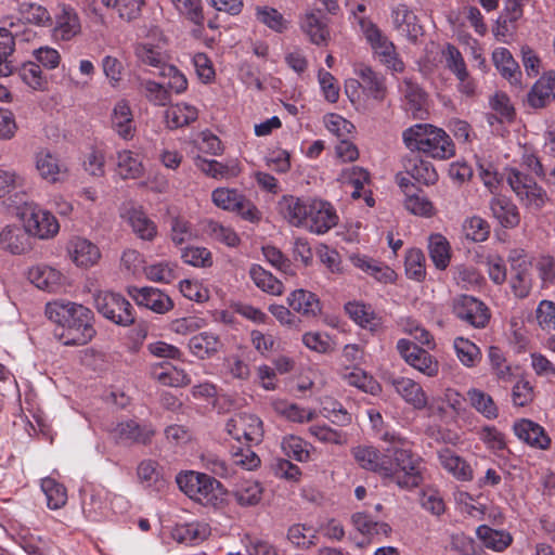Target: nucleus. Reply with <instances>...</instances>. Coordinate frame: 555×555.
I'll use <instances>...</instances> for the list:
<instances>
[{
	"label": "nucleus",
	"instance_id": "nucleus-1",
	"mask_svg": "<svg viewBox=\"0 0 555 555\" xmlns=\"http://www.w3.org/2000/svg\"><path fill=\"white\" fill-rule=\"evenodd\" d=\"M48 319L64 328L62 338L66 346H83L95 335L93 312L77 302L54 300L46 305Z\"/></svg>",
	"mask_w": 555,
	"mask_h": 555
},
{
	"label": "nucleus",
	"instance_id": "nucleus-2",
	"mask_svg": "<svg viewBox=\"0 0 555 555\" xmlns=\"http://www.w3.org/2000/svg\"><path fill=\"white\" fill-rule=\"evenodd\" d=\"M380 439L392 444L387 449V455H389L393 472L386 478L401 488L418 487L423 482L422 457L406 448L405 439L395 431H385Z\"/></svg>",
	"mask_w": 555,
	"mask_h": 555
},
{
	"label": "nucleus",
	"instance_id": "nucleus-3",
	"mask_svg": "<svg viewBox=\"0 0 555 555\" xmlns=\"http://www.w3.org/2000/svg\"><path fill=\"white\" fill-rule=\"evenodd\" d=\"M405 146L411 152H421L435 159H449L455 155V145L441 128L429 124H416L402 134Z\"/></svg>",
	"mask_w": 555,
	"mask_h": 555
},
{
	"label": "nucleus",
	"instance_id": "nucleus-4",
	"mask_svg": "<svg viewBox=\"0 0 555 555\" xmlns=\"http://www.w3.org/2000/svg\"><path fill=\"white\" fill-rule=\"evenodd\" d=\"M179 488L192 500L204 506H218L222 499V486L207 474L189 472L177 476Z\"/></svg>",
	"mask_w": 555,
	"mask_h": 555
},
{
	"label": "nucleus",
	"instance_id": "nucleus-5",
	"mask_svg": "<svg viewBox=\"0 0 555 555\" xmlns=\"http://www.w3.org/2000/svg\"><path fill=\"white\" fill-rule=\"evenodd\" d=\"M506 180L520 203L529 209L540 210L548 199L546 191L518 169H509Z\"/></svg>",
	"mask_w": 555,
	"mask_h": 555
},
{
	"label": "nucleus",
	"instance_id": "nucleus-6",
	"mask_svg": "<svg viewBox=\"0 0 555 555\" xmlns=\"http://www.w3.org/2000/svg\"><path fill=\"white\" fill-rule=\"evenodd\" d=\"M94 306L100 314L117 325L129 326L134 323L133 308L120 294L99 292L94 295Z\"/></svg>",
	"mask_w": 555,
	"mask_h": 555
},
{
	"label": "nucleus",
	"instance_id": "nucleus-7",
	"mask_svg": "<svg viewBox=\"0 0 555 555\" xmlns=\"http://www.w3.org/2000/svg\"><path fill=\"white\" fill-rule=\"evenodd\" d=\"M18 216L34 237L49 240L60 231L55 216L34 203H26L20 208Z\"/></svg>",
	"mask_w": 555,
	"mask_h": 555
},
{
	"label": "nucleus",
	"instance_id": "nucleus-8",
	"mask_svg": "<svg viewBox=\"0 0 555 555\" xmlns=\"http://www.w3.org/2000/svg\"><path fill=\"white\" fill-rule=\"evenodd\" d=\"M451 308L456 319L474 328H485L491 318L490 309L483 301L466 294L454 296Z\"/></svg>",
	"mask_w": 555,
	"mask_h": 555
},
{
	"label": "nucleus",
	"instance_id": "nucleus-9",
	"mask_svg": "<svg viewBox=\"0 0 555 555\" xmlns=\"http://www.w3.org/2000/svg\"><path fill=\"white\" fill-rule=\"evenodd\" d=\"M306 219L307 221L302 223L301 228L318 235L328 232L338 223V216L334 206L327 201L311 196Z\"/></svg>",
	"mask_w": 555,
	"mask_h": 555
},
{
	"label": "nucleus",
	"instance_id": "nucleus-10",
	"mask_svg": "<svg viewBox=\"0 0 555 555\" xmlns=\"http://www.w3.org/2000/svg\"><path fill=\"white\" fill-rule=\"evenodd\" d=\"M225 431L238 443H259L263 436L262 421L255 414L237 413L225 423Z\"/></svg>",
	"mask_w": 555,
	"mask_h": 555
},
{
	"label": "nucleus",
	"instance_id": "nucleus-11",
	"mask_svg": "<svg viewBox=\"0 0 555 555\" xmlns=\"http://www.w3.org/2000/svg\"><path fill=\"white\" fill-rule=\"evenodd\" d=\"M397 350L409 365L422 374L434 377L439 373L438 361L428 351L420 348L411 340L399 339Z\"/></svg>",
	"mask_w": 555,
	"mask_h": 555
},
{
	"label": "nucleus",
	"instance_id": "nucleus-12",
	"mask_svg": "<svg viewBox=\"0 0 555 555\" xmlns=\"http://www.w3.org/2000/svg\"><path fill=\"white\" fill-rule=\"evenodd\" d=\"M155 430L151 425H140L133 420L119 422L111 429V436L113 439L125 446H131L134 443L146 444L151 441Z\"/></svg>",
	"mask_w": 555,
	"mask_h": 555
},
{
	"label": "nucleus",
	"instance_id": "nucleus-13",
	"mask_svg": "<svg viewBox=\"0 0 555 555\" xmlns=\"http://www.w3.org/2000/svg\"><path fill=\"white\" fill-rule=\"evenodd\" d=\"M128 294L138 306L145 307L155 313L164 314L173 308L171 298L155 287L132 286L129 287Z\"/></svg>",
	"mask_w": 555,
	"mask_h": 555
},
{
	"label": "nucleus",
	"instance_id": "nucleus-14",
	"mask_svg": "<svg viewBox=\"0 0 555 555\" xmlns=\"http://www.w3.org/2000/svg\"><path fill=\"white\" fill-rule=\"evenodd\" d=\"M31 237L24 223L8 224L0 231V247L12 255H22L31 249Z\"/></svg>",
	"mask_w": 555,
	"mask_h": 555
},
{
	"label": "nucleus",
	"instance_id": "nucleus-15",
	"mask_svg": "<svg viewBox=\"0 0 555 555\" xmlns=\"http://www.w3.org/2000/svg\"><path fill=\"white\" fill-rule=\"evenodd\" d=\"M352 454L362 468L377 473L384 478L393 472L387 450L380 453L373 447L360 446L353 449Z\"/></svg>",
	"mask_w": 555,
	"mask_h": 555
},
{
	"label": "nucleus",
	"instance_id": "nucleus-16",
	"mask_svg": "<svg viewBox=\"0 0 555 555\" xmlns=\"http://www.w3.org/2000/svg\"><path fill=\"white\" fill-rule=\"evenodd\" d=\"M67 253L72 261L80 268L93 267L101 259L100 248L81 236H74L68 241Z\"/></svg>",
	"mask_w": 555,
	"mask_h": 555
},
{
	"label": "nucleus",
	"instance_id": "nucleus-17",
	"mask_svg": "<svg viewBox=\"0 0 555 555\" xmlns=\"http://www.w3.org/2000/svg\"><path fill=\"white\" fill-rule=\"evenodd\" d=\"M521 253L522 251L515 250L509 256L513 270L511 287L516 297L526 298L531 291L532 280L529 262Z\"/></svg>",
	"mask_w": 555,
	"mask_h": 555
},
{
	"label": "nucleus",
	"instance_id": "nucleus-18",
	"mask_svg": "<svg viewBox=\"0 0 555 555\" xmlns=\"http://www.w3.org/2000/svg\"><path fill=\"white\" fill-rule=\"evenodd\" d=\"M300 28L311 43L317 46L327 44L330 40V29L327 18L321 11H307L300 17Z\"/></svg>",
	"mask_w": 555,
	"mask_h": 555
},
{
	"label": "nucleus",
	"instance_id": "nucleus-19",
	"mask_svg": "<svg viewBox=\"0 0 555 555\" xmlns=\"http://www.w3.org/2000/svg\"><path fill=\"white\" fill-rule=\"evenodd\" d=\"M310 196L283 195L278 203L279 212L293 227L301 228L307 221V208Z\"/></svg>",
	"mask_w": 555,
	"mask_h": 555
},
{
	"label": "nucleus",
	"instance_id": "nucleus-20",
	"mask_svg": "<svg viewBox=\"0 0 555 555\" xmlns=\"http://www.w3.org/2000/svg\"><path fill=\"white\" fill-rule=\"evenodd\" d=\"M354 74L360 78L362 91L377 101H383L387 93L385 78L374 72L372 67L364 64H357L353 67Z\"/></svg>",
	"mask_w": 555,
	"mask_h": 555
},
{
	"label": "nucleus",
	"instance_id": "nucleus-21",
	"mask_svg": "<svg viewBox=\"0 0 555 555\" xmlns=\"http://www.w3.org/2000/svg\"><path fill=\"white\" fill-rule=\"evenodd\" d=\"M27 276L37 288L49 293H55L63 286V274L47 264L29 268Z\"/></svg>",
	"mask_w": 555,
	"mask_h": 555
},
{
	"label": "nucleus",
	"instance_id": "nucleus-22",
	"mask_svg": "<svg viewBox=\"0 0 555 555\" xmlns=\"http://www.w3.org/2000/svg\"><path fill=\"white\" fill-rule=\"evenodd\" d=\"M194 164L203 173L214 179H231L241 173V166L237 159H228L221 163L216 159L197 156Z\"/></svg>",
	"mask_w": 555,
	"mask_h": 555
},
{
	"label": "nucleus",
	"instance_id": "nucleus-23",
	"mask_svg": "<svg viewBox=\"0 0 555 555\" xmlns=\"http://www.w3.org/2000/svg\"><path fill=\"white\" fill-rule=\"evenodd\" d=\"M396 392L416 410H423L427 405V396L422 386L409 377H395L391 379Z\"/></svg>",
	"mask_w": 555,
	"mask_h": 555
},
{
	"label": "nucleus",
	"instance_id": "nucleus-24",
	"mask_svg": "<svg viewBox=\"0 0 555 555\" xmlns=\"http://www.w3.org/2000/svg\"><path fill=\"white\" fill-rule=\"evenodd\" d=\"M288 307L301 317L310 319L321 313V305L318 296L309 291L299 288L287 296Z\"/></svg>",
	"mask_w": 555,
	"mask_h": 555
},
{
	"label": "nucleus",
	"instance_id": "nucleus-25",
	"mask_svg": "<svg viewBox=\"0 0 555 555\" xmlns=\"http://www.w3.org/2000/svg\"><path fill=\"white\" fill-rule=\"evenodd\" d=\"M490 210L498 222L507 229L515 228L520 222V215L517 206L511 198L503 195H495L491 198Z\"/></svg>",
	"mask_w": 555,
	"mask_h": 555
},
{
	"label": "nucleus",
	"instance_id": "nucleus-26",
	"mask_svg": "<svg viewBox=\"0 0 555 555\" xmlns=\"http://www.w3.org/2000/svg\"><path fill=\"white\" fill-rule=\"evenodd\" d=\"M358 24L378 59L389 56V53L396 50L395 44L388 40L372 21L365 17H359Z\"/></svg>",
	"mask_w": 555,
	"mask_h": 555
},
{
	"label": "nucleus",
	"instance_id": "nucleus-27",
	"mask_svg": "<svg viewBox=\"0 0 555 555\" xmlns=\"http://www.w3.org/2000/svg\"><path fill=\"white\" fill-rule=\"evenodd\" d=\"M405 172L416 182L424 185H434L438 181V173L428 160L418 155H411L403 159Z\"/></svg>",
	"mask_w": 555,
	"mask_h": 555
},
{
	"label": "nucleus",
	"instance_id": "nucleus-28",
	"mask_svg": "<svg viewBox=\"0 0 555 555\" xmlns=\"http://www.w3.org/2000/svg\"><path fill=\"white\" fill-rule=\"evenodd\" d=\"M513 429L518 439L531 447L546 449L550 446L551 440L543 427L530 420L516 422Z\"/></svg>",
	"mask_w": 555,
	"mask_h": 555
},
{
	"label": "nucleus",
	"instance_id": "nucleus-29",
	"mask_svg": "<svg viewBox=\"0 0 555 555\" xmlns=\"http://www.w3.org/2000/svg\"><path fill=\"white\" fill-rule=\"evenodd\" d=\"M555 99V72L543 74L532 86L528 103L534 108L544 107Z\"/></svg>",
	"mask_w": 555,
	"mask_h": 555
},
{
	"label": "nucleus",
	"instance_id": "nucleus-30",
	"mask_svg": "<svg viewBox=\"0 0 555 555\" xmlns=\"http://www.w3.org/2000/svg\"><path fill=\"white\" fill-rule=\"evenodd\" d=\"M112 128L116 133L125 139L130 140L133 138L135 127L133 124V115L131 107L126 100H119L113 108L111 116Z\"/></svg>",
	"mask_w": 555,
	"mask_h": 555
},
{
	"label": "nucleus",
	"instance_id": "nucleus-31",
	"mask_svg": "<svg viewBox=\"0 0 555 555\" xmlns=\"http://www.w3.org/2000/svg\"><path fill=\"white\" fill-rule=\"evenodd\" d=\"M438 459L441 466L457 480L469 481L473 479L472 466L453 450L449 448L439 450Z\"/></svg>",
	"mask_w": 555,
	"mask_h": 555
},
{
	"label": "nucleus",
	"instance_id": "nucleus-32",
	"mask_svg": "<svg viewBox=\"0 0 555 555\" xmlns=\"http://www.w3.org/2000/svg\"><path fill=\"white\" fill-rule=\"evenodd\" d=\"M36 168L41 178L51 183L61 181L67 172L66 167L60 163L57 157L47 150L37 153Z\"/></svg>",
	"mask_w": 555,
	"mask_h": 555
},
{
	"label": "nucleus",
	"instance_id": "nucleus-33",
	"mask_svg": "<svg viewBox=\"0 0 555 555\" xmlns=\"http://www.w3.org/2000/svg\"><path fill=\"white\" fill-rule=\"evenodd\" d=\"M492 61L500 74L512 86L520 87L521 72L519 65L506 48H496L492 53Z\"/></svg>",
	"mask_w": 555,
	"mask_h": 555
},
{
	"label": "nucleus",
	"instance_id": "nucleus-34",
	"mask_svg": "<svg viewBox=\"0 0 555 555\" xmlns=\"http://www.w3.org/2000/svg\"><path fill=\"white\" fill-rule=\"evenodd\" d=\"M81 30L77 12L70 7H63L56 16L54 37L62 40H70Z\"/></svg>",
	"mask_w": 555,
	"mask_h": 555
},
{
	"label": "nucleus",
	"instance_id": "nucleus-35",
	"mask_svg": "<svg viewBox=\"0 0 555 555\" xmlns=\"http://www.w3.org/2000/svg\"><path fill=\"white\" fill-rule=\"evenodd\" d=\"M153 377L164 386L184 387L191 384V377L184 370L163 363L152 370Z\"/></svg>",
	"mask_w": 555,
	"mask_h": 555
},
{
	"label": "nucleus",
	"instance_id": "nucleus-36",
	"mask_svg": "<svg viewBox=\"0 0 555 555\" xmlns=\"http://www.w3.org/2000/svg\"><path fill=\"white\" fill-rule=\"evenodd\" d=\"M209 533L210 529L207 524L189 522L176 526L171 535L179 543L194 545L204 541Z\"/></svg>",
	"mask_w": 555,
	"mask_h": 555
},
{
	"label": "nucleus",
	"instance_id": "nucleus-37",
	"mask_svg": "<svg viewBox=\"0 0 555 555\" xmlns=\"http://www.w3.org/2000/svg\"><path fill=\"white\" fill-rule=\"evenodd\" d=\"M198 117L195 106L178 103L169 106L165 112V121L169 129H177L190 125Z\"/></svg>",
	"mask_w": 555,
	"mask_h": 555
},
{
	"label": "nucleus",
	"instance_id": "nucleus-38",
	"mask_svg": "<svg viewBox=\"0 0 555 555\" xmlns=\"http://www.w3.org/2000/svg\"><path fill=\"white\" fill-rule=\"evenodd\" d=\"M263 488L257 480H243L236 485L232 495L236 503L243 507L255 506L260 503Z\"/></svg>",
	"mask_w": 555,
	"mask_h": 555
},
{
	"label": "nucleus",
	"instance_id": "nucleus-39",
	"mask_svg": "<svg viewBox=\"0 0 555 555\" xmlns=\"http://www.w3.org/2000/svg\"><path fill=\"white\" fill-rule=\"evenodd\" d=\"M221 341L218 336L203 332L193 336L189 341L190 351L198 359H207L218 352Z\"/></svg>",
	"mask_w": 555,
	"mask_h": 555
},
{
	"label": "nucleus",
	"instance_id": "nucleus-40",
	"mask_svg": "<svg viewBox=\"0 0 555 555\" xmlns=\"http://www.w3.org/2000/svg\"><path fill=\"white\" fill-rule=\"evenodd\" d=\"M353 264L382 283H392L396 272L387 264L367 257H356Z\"/></svg>",
	"mask_w": 555,
	"mask_h": 555
},
{
	"label": "nucleus",
	"instance_id": "nucleus-41",
	"mask_svg": "<svg viewBox=\"0 0 555 555\" xmlns=\"http://www.w3.org/2000/svg\"><path fill=\"white\" fill-rule=\"evenodd\" d=\"M249 275L256 286L261 291L273 296H280L283 294V283L273 276L271 272L264 270L261 266L253 264L249 269Z\"/></svg>",
	"mask_w": 555,
	"mask_h": 555
},
{
	"label": "nucleus",
	"instance_id": "nucleus-42",
	"mask_svg": "<svg viewBox=\"0 0 555 555\" xmlns=\"http://www.w3.org/2000/svg\"><path fill=\"white\" fill-rule=\"evenodd\" d=\"M128 221L132 231L144 241H152L157 234L155 222L141 209H131L128 212Z\"/></svg>",
	"mask_w": 555,
	"mask_h": 555
},
{
	"label": "nucleus",
	"instance_id": "nucleus-43",
	"mask_svg": "<svg viewBox=\"0 0 555 555\" xmlns=\"http://www.w3.org/2000/svg\"><path fill=\"white\" fill-rule=\"evenodd\" d=\"M351 521L354 528L366 535H387L390 532V527L386 522L374 519L366 512H358L351 516Z\"/></svg>",
	"mask_w": 555,
	"mask_h": 555
},
{
	"label": "nucleus",
	"instance_id": "nucleus-44",
	"mask_svg": "<svg viewBox=\"0 0 555 555\" xmlns=\"http://www.w3.org/2000/svg\"><path fill=\"white\" fill-rule=\"evenodd\" d=\"M415 20L416 16L405 4H398L391 10V21L395 28L411 38L417 36Z\"/></svg>",
	"mask_w": 555,
	"mask_h": 555
},
{
	"label": "nucleus",
	"instance_id": "nucleus-45",
	"mask_svg": "<svg viewBox=\"0 0 555 555\" xmlns=\"http://www.w3.org/2000/svg\"><path fill=\"white\" fill-rule=\"evenodd\" d=\"M467 399L470 405L488 420H494L499 416V409L490 395L472 388L467 391Z\"/></svg>",
	"mask_w": 555,
	"mask_h": 555
},
{
	"label": "nucleus",
	"instance_id": "nucleus-46",
	"mask_svg": "<svg viewBox=\"0 0 555 555\" xmlns=\"http://www.w3.org/2000/svg\"><path fill=\"white\" fill-rule=\"evenodd\" d=\"M429 256L439 270H444L450 263V244L441 234H434L428 243Z\"/></svg>",
	"mask_w": 555,
	"mask_h": 555
},
{
	"label": "nucleus",
	"instance_id": "nucleus-47",
	"mask_svg": "<svg viewBox=\"0 0 555 555\" xmlns=\"http://www.w3.org/2000/svg\"><path fill=\"white\" fill-rule=\"evenodd\" d=\"M117 172L122 179H137L142 176L143 166L131 151H120L117 154Z\"/></svg>",
	"mask_w": 555,
	"mask_h": 555
},
{
	"label": "nucleus",
	"instance_id": "nucleus-48",
	"mask_svg": "<svg viewBox=\"0 0 555 555\" xmlns=\"http://www.w3.org/2000/svg\"><path fill=\"white\" fill-rule=\"evenodd\" d=\"M287 539L294 546L305 550L317 544L318 535L313 527L296 524L289 527Z\"/></svg>",
	"mask_w": 555,
	"mask_h": 555
},
{
	"label": "nucleus",
	"instance_id": "nucleus-49",
	"mask_svg": "<svg viewBox=\"0 0 555 555\" xmlns=\"http://www.w3.org/2000/svg\"><path fill=\"white\" fill-rule=\"evenodd\" d=\"M41 490L43 491L47 505L51 509H59L65 505L67 501L66 489L53 478H44L41 480Z\"/></svg>",
	"mask_w": 555,
	"mask_h": 555
},
{
	"label": "nucleus",
	"instance_id": "nucleus-50",
	"mask_svg": "<svg viewBox=\"0 0 555 555\" xmlns=\"http://www.w3.org/2000/svg\"><path fill=\"white\" fill-rule=\"evenodd\" d=\"M454 349L461 363L467 367L476 366L481 360V352L478 346L466 338H455Z\"/></svg>",
	"mask_w": 555,
	"mask_h": 555
},
{
	"label": "nucleus",
	"instance_id": "nucleus-51",
	"mask_svg": "<svg viewBox=\"0 0 555 555\" xmlns=\"http://www.w3.org/2000/svg\"><path fill=\"white\" fill-rule=\"evenodd\" d=\"M477 533L486 547L492 548L496 552L505 550L512 542L509 533L494 530L488 526H480L477 529Z\"/></svg>",
	"mask_w": 555,
	"mask_h": 555
},
{
	"label": "nucleus",
	"instance_id": "nucleus-52",
	"mask_svg": "<svg viewBox=\"0 0 555 555\" xmlns=\"http://www.w3.org/2000/svg\"><path fill=\"white\" fill-rule=\"evenodd\" d=\"M240 447H232L231 456L233 467H241L245 470H253L260 465L259 456L251 450V443H241Z\"/></svg>",
	"mask_w": 555,
	"mask_h": 555
},
{
	"label": "nucleus",
	"instance_id": "nucleus-53",
	"mask_svg": "<svg viewBox=\"0 0 555 555\" xmlns=\"http://www.w3.org/2000/svg\"><path fill=\"white\" fill-rule=\"evenodd\" d=\"M141 91L146 100L155 106H166L171 102V93L168 88L154 80L142 81Z\"/></svg>",
	"mask_w": 555,
	"mask_h": 555
},
{
	"label": "nucleus",
	"instance_id": "nucleus-54",
	"mask_svg": "<svg viewBox=\"0 0 555 555\" xmlns=\"http://www.w3.org/2000/svg\"><path fill=\"white\" fill-rule=\"evenodd\" d=\"M405 274L409 279L422 282L426 278L425 255L421 249L412 248L405 255Z\"/></svg>",
	"mask_w": 555,
	"mask_h": 555
},
{
	"label": "nucleus",
	"instance_id": "nucleus-55",
	"mask_svg": "<svg viewBox=\"0 0 555 555\" xmlns=\"http://www.w3.org/2000/svg\"><path fill=\"white\" fill-rule=\"evenodd\" d=\"M339 180L345 184L352 185L354 191L351 193V196L359 198L361 196V190L370 180V173L362 167L352 166L341 171Z\"/></svg>",
	"mask_w": 555,
	"mask_h": 555
},
{
	"label": "nucleus",
	"instance_id": "nucleus-56",
	"mask_svg": "<svg viewBox=\"0 0 555 555\" xmlns=\"http://www.w3.org/2000/svg\"><path fill=\"white\" fill-rule=\"evenodd\" d=\"M281 447L285 455L298 462H308L310 460V444L297 436L283 438Z\"/></svg>",
	"mask_w": 555,
	"mask_h": 555
},
{
	"label": "nucleus",
	"instance_id": "nucleus-57",
	"mask_svg": "<svg viewBox=\"0 0 555 555\" xmlns=\"http://www.w3.org/2000/svg\"><path fill=\"white\" fill-rule=\"evenodd\" d=\"M345 310L349 318L361 327H372L375 325V312L370 305L350 301L345 305Z\"/></svg>",
	"mask_w": 555,
	"mask_h": 555
},
{
	"label": "nucleus",
	"instance_id": "nucleus-58",
	"mask_svg": "<svg viewBox=\"0 0 555 555\" xmlns=\"http://www.w3.org/2000/svg\"><path fill=\"white\" fill-rule=\"evenodd\" d=\"M344 379L350 386L357 387L371 395H376L380 390L378 382L359 367H354L352 371L346 373Z\"/></svg>",
	"mask_w": 555,
	"mask_h": 555
},
{
	"label": "nucleus",
	"instance_id": "nucleus-59",
	"mask_svg": "<svg viewBox=\"0 0 555 555\" xmlns=\"http://www.w3.org/2000/svg\"><path fill=\"white\" fill-rule=\"evenodd\" d=\"M400 90L409 104L410 111L415 114L423 108L426 95L416 82L410 78H404L400 85Z\"/></svg>",
	"mask_w": 555,
	"mask_h": 555
},
{
	"label": "nucleus",
	"instance_id": "nucleus-60",
	"mask_svg": "<svg viewBox=\"0 0 555 555\" xmlns=\"http://www.w3.org/2000/svg\"><path fill=\"white\" fill-rule=\"evenodd\" d=\"M205 231L211 238L230 247H235L240 244V237L233 229L224 227L215 220H207L205 222Z\"/></svg>",
	"mask_w": 555,
	"mask_h": 555
},
{
	"label": "nucleus",
	"instance_id": "nucleus-61",
	"mask_svg": "<svg viewBox=\"0 0 555 555\" xmlns=\"http://www.w3.org/2000/svg\"><path fill=\"white\" fill-rule=\"evenodd\" d=\"M243 194L235 189L217 188L211 193L212 203L228 211H234L240 205V201Z\"/></svg>",
	"mask_w": 555,
	"mask_h": 555
},
{
	"label": "nucleus",
	"instance_id": "nucleus-62",
	"mask_svg": "<svg viewBox=\"0 0 555 555\" xmlns=\"http://www.w3.org/2000/svg\"><path fill=\"white\" fill-rule=\"evenodd\" d=\"M18 76L34 90H42L47 86L40 65L36 62L24 63L18 70Z\"/></svg>",
	"mask_w": 555,
	"mask_h": 555
},
{
	"label": "nucleus",
	"instance_id": "nucleus-63",
	"mask_svg": "<svg viewBox=\"0 0 555 555\" xmlns=\"http://www.w3.org/2000/svg\"><path fill=\"white\" fill-rule=\"evenodd\" d=\"M463 232L473 242H483L490 234V225L481 217L474 216L464 221Z\"/></svg>",
	"mask_w": 555,
	"mask_h": 555
},
{
	"label": "nucleus",
	"instance_id": "nucleus-64",
	"mask_svg": "<svg viewBox=\"0 0 555 555\" xmlns=\"http://www.w3.org/2000/svg\"><path fill=\"white\" fill-rule=\"evenodd\" d=\"M202 462L207 470L220 478H230L235 474L232 463L227 462L217 454H203Z\"/></svg>",
	"mask_w": 555,
	"mask_h": 555
}]
</instances>
